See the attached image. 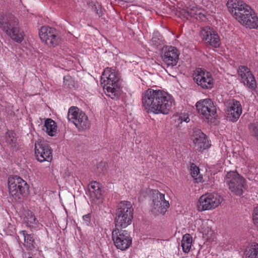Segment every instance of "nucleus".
Returning <instances> with one entry per match:
<instances>
[{
    "instance_id": "nucleus-20",
    "label": "nucleus",
    "mask_w": 258,
    "mask_h": 258,
    "mask_svg": "<svg viewBox=\"0 0 258 258\" xmlns=\"http://www.w3.org/2000/svg\"><path fill=\"white\" fill-rule=\"evenodd\" d=\"M18 26V20L13 19V22L11 23L10 27L4 31L13 40L17 42L20 43L24 38L23 31H21Z\"/></svg>"
},
{
    "instance_id": "nucleus-38",
    "label": "nucleus",
    "mask_w": 258,
    "mask_h": 258,
    "mask_svg": "<svg viewBox=\"0 0 258 258\" xmlns=\"http://www.w3.org/2000/svg\"><path fill=\"white\" fill-rule=\"evenodd\" d=\"M83 219L86 225H88L90 222L91 215L90 214H86L83 216Z\"/></svg>"
},
{
    "instance_id": "nucleus-35",
    "label": "nucleus",
    "mask_w": 258,
    "mask_h": 258,
    "mask_svg": "<svg viewBox=\"0 0 258 258\" xmlns=\"http://www.w3.org/2000/svg\"><path fill=\"white\" fill-rule=\"evenodd\" d=\"M27 223L30 227H34V224H36V219L34 215L31 214L27 217Z\"/></svg>"
},
{
    "instance_id": "nucleus-24",
    "label": "nucleus",
    "mask_w": 258,
    "mask_h": 258,
    "mask_svg": "<svg viewBox=\"0 0 258 258\" xmlns=\"http://www.w3.org/2000/svg\"><path fill=\"white\" fill-rule=\"evenodd\" d=\"M89 191L92 200L95 201L102 197L101 184L97 181H92L88 186Z\"/></svg>"
},
{
    "instance_id": "nucleus-37",
    "label": "nucleus",
    "mask_w": 258,
    "mask_h": 258,
    "mask_svg": "<svg viewBox=\"0 0 258 258\" xmlns=\"http://www.w3.org/2000/svg\"><path fill=\"white\" fill-rule=\"evenodd\" d=\"M251 133L252 136L254 137L258 140V124H255L252 126L251 128Z\"/></svg>"
},
{
    "instance_id": "nucleus-19",
    "label": "nucleus",
    "mask_w": 258,
    "mask_h": 258,
    "mask_svg": "<svg viewBox=\"0 0 258 258\" xmlns=\"http://www.w3.org/2000/svg\"><path fill=\"white\" fill-rule=\"evenodd\" d=\"M179 50L174 46H169L164 53L163 60L168 67L177 64L179 55Z\"/></svg>"
},
{
    "instance_id": "nucleus-13",
    "label": "nucleus",
    "mask_w": 258,
    "mask_h": 258,
    "mask_svg": "<svg viewBox=\"0 0 258 258\" xmlns=\"http://www.w3.org/2000/svg\"><path fill=\"white\" fill-rule=\"evenodd\" d=\"M194 80L197 84L204 89H210L214 85L211 73L202 68H197L194 73Z\"/></svg>"
},
{
    "instance_id": "nucleus-12",
    "label": "nucleus",
    "mask_w": 258,
    "mask_h": 258,
    "mask_svg": "<svg viewBox=\"0 0 258 258\" xmlns=\"http://www.w3.org/2000/svg\"><path fill=\"white\" fill-rule=\"evenodd\" d=\"M196 106L199 113L203 118L208 120L215 118L216 108L211 99L201 100L197 102Z\"/></svg>"
},
{
    "instance_id": "nucleus-22",
    "label": "nucleus",
    "mask_w": 258,
    "mask_h": 258,
    "mask_svg": "<svg viewBox=\"0 0 258 258\" xmlns=\"http://www.w3.org/2000/svg\"><path fill=\"white\" fill-rule=\"evenodd\" d=\"M211 222V221L203 220L199 228V230L203 234V237L207 241H213L215 238V234L210 225Z\"/></svg>"
},
{
    "instance_id": "nucleus-25",
    "label": "nucleus",
    "mask_w": 258,
    "mask_h": 258,
    "mask_svg": "<svg viewBox=\"0 0 258 258\" xmlns=\"http://www.w3.org/2000/svg\"><path fill=\"white\" fill-rule=\"evenodd\" d=\"M45 131L49 136L55 135L57 131L56 123L51 118H47L44 121Z\"/></svg>"
},
{
    "instance_id": "nucleus-40",
    "label": "nucleus",
    "mask_w": 258,
    "mask_h": 258,
    "mask_svg": "<svg viewBox=\"0 0 258 258\" xmlns=\"http://www.w3.org/2000/svg\"><path fill=\"white\" fill-rule=\"evenodd\" d=\"M102 164H105V163H100V166H101L102 165Z\"/></svg>"
},
{
    "instance_id": "nucleus-27",
    "label": "nucleus",
    "mask_w": 258,
    "mask_h": 258,
    "mask_svg": "<svg viewBox=\"0 0 258 258\" xmlns=\"http://www.w3.org/2000/svg\"><path fill=\"white\" fill-rule=\"evenodd\" d=\"M192 242V238L189 234H185L182 236L181 246L184 253L189 252L191 247Z\"/></svg>"
},
{
    "instance_id": "nucleus-8",
    "label": "nucleus",
    "mask_w": 258,
    "mask_h": 258,
    "mask_svg": "<svg viewBox=\"0 0 258 258\" xmlns=\"http://www.w3.org/2000/svg\"><path fill=\"white\" fill-rule=\"evenodd\" d=\"M223 201L222 197L216 192L207 193L199 199L198 208L199 211L211 210L218 207Z\"/></svg>"
},
{
    "instance_id": "nucleus-18",
    "label": "nucleus",
    "mask_w": 258,
    "mask_h": 258,
    "mask_svg": "<svg viewBox=\"0 0 258 258\" xmlns=\"http://www.w3.org/2000/svg\"><path fill=\"white\" fill-rule=\"evenodd\" d=\"M242 113L240 103L235 99L230 101L227 108V118L231 121H236Z\"/></svg>"
},
{
    "instance_id": "nucleus-16",
    "label": "nucleus",
    "mask_w": 258,
    "mask_h": 258,
    "mask_svg": "<svg viewBox=\"0 0 258 258\" xmlns=\"http://www.w3.org/2000/svg\"><path fill=\"white\" fill-rule=\"evenodd\" d=\"M191 140L197 151L202 153L211 146V141L207 136L200 130H195L191 136Z\"/></svg>"
},
{
    "instance_id": "nucleus-11",
    "label": "nucleus",
    "mask_w": 258,
    "mask_h": 258,
    "mask_svg": "<svg viewBox=\"0 0 258 258\" xmlns=\"http://www.w3.org/2000/svg\"><path fill=\"white\" fill-rule=\"evenodd\" d=\"M39 35L41 40L50 46H55L61 41L58 31L54 28L42 27L39 30Z\"/></svg>"
},
{
    "instance_id": "nucleus-10",
    "label": "nucleus",
    "mask_w": 258,
    "mask_h": 258,
    "mask_svg": "<svg viewBox=\"0 0 258 258\" xmlns=\"http://www.w3.org/2000/svg\"><path fill=\"white\" fill-rule=\"evenodd\" d=\"M152 212L156 215H164L169 207V203L165 199V195L158 190L152 192Z\"/></svg>"
},
{
    "instance_id": "nucleus-26",
    "label": "nucleus",
    "mask_w": 258,
    "mask_h": 258,
    "mask_svg": "<svg viewBox=\"0 0 258 258\" xmlns=\"http://www.w3.org/2000/svg\"><path fill=\"white\" fill-rule=\"evenodd\" d=\"M19 234L23 237L24 240V246L28 249L32 250L34 248V239L33 235L28 234L26 230H22L19 232Z\"/></svg>"
},
{
    "instance_id": "nucleus-1",
    "label": "nucleus",
    "mask_w": 258,
    "mask_h": 258,
    "mask_svg": "<svg viewBox=\"0 0 258 258\" xmlns=\"http://www.w3.org/2000/svg\"><path fill=\"white\" fill-rule=\"evenodd\" d=\"M142 103L148 112L167 115L172 111L175 105L173 97L167 92L152 88L145 91L142 95Z\"/></svg>"
},
{
    "instance_id": "nucleus-9",
    "label": "nucleus",
    "mask_w": 258,
    "mask_h": 258,
    "mask_svg": "<svg viewBox=\"0 0 258 258\" xmlns=\"http://www.w3.org/2000/svg\"><path fill=\"white\" fill-rule=\"evenodd\" d=\"M112 237L115 247L121 250L127 249L132 243L130 233L125 230L115 228L112 232Z\"/></svg>"
},
{
    "instance_id": "nucleus-6",
    "label": "nucleus",
    "mask_w": 258,
    "mask_h": 258,
    "mask_svg": "<svg viewBox=\"0 0 258 258\" xmlns=\"http://www.w3.org/2000/svg\"><path fill=\"white\" fill-rule=\"evenodd\" d=\"M242 7L240 12L234 18L241 25L249 29H255L258 27V17L251 7L246 4Z\"/></svg>"
},
{
    "instance_id": "nucleus-39",
    "label": "nucleus",
    "mask_w": 258,
    "mask_h": 258,
    "mask_svg": "<svg viewBox=\"0 0 258 258\" xmlns=\"http://www.w3.org/2000/svg\"><path fill=\"white\" fill-rule=\"evenodd\" d=\"M70 78V76H64L63 77V80H64V83L66 82V81L68 80V79Z\"/></svg>"
},
{
    "instance_id": "nucleus-5",
    "label": "nucleus",
    "mask_w": 258,
    "mask_h": 258,
    "mask_svg": "<svg viewBox=\"0 0 258 258\" xmlns=\"http://www.w3.org/2000/svg\"><path fill=\"white\" fill-rule=\"evenodd\" d=\"M224 182L233 195L240 196L245 189V178L236 171L227 172L225 176Z\"/></svg>"
},
{
    "instance_id": "nucleus-31",
    "label": "nucleus",
    "mask_w": 258,
    "mask_h": 258,
    "mask_svg": "<svg viewBox=\"0 0 258 258\" xmlns=\"http://www.w3.org/2000/svg\"><path fill=\"white\" fill-rule=\"evenodd\" d=\"M13 22V20L8 21L6 20V16L0 12V28L4 31L8 27H10L11 23Z\"/></svg>"
},
{
    "instance_id": "nucleus-4",
    "label": "nucleus",
    "mask_w": 258,
    "mask_h": 258,
    "mask_svg": "<svg viewBox=\"0 0 258 258\" xmlns=\"http://www.w3.org/2000/svg\"><path fill=\"white\" fill-rule=\"evenodd\" d=\"M10 195L16 200L21 199L29 194V186L21 177L14 175L8 179Z\"/></svg>"
},
{
    "instance_id": "nucleus-15",
    "label": "nucleus",
    "mask_w": 258,
    "mask_h": 258,
    "mask_svg": "<svg viewBox=\"0 0 258 258\" xmlns=\"http://www.w3.org/2000/svg\"><path fill=\"white\" fill-rule=\"evenodd\" d=\"M35 154L36 159L40 162H49L52 159V150L46 143L40 142L35 143Z\"/></svg>"
},
{
    "instance_id": "nucleus-3",
    "label": "nucleus",
    "mask_w": 258,
    "mask_h": 258,
    "mask_svg": "<svg viewBox=\"0 0 258 258\" xmlns=\"http://www.w3.org/2000/svg\"><path fill=\"white\" fill-rule=\"evenodd\" d=\"M119 77L115 70L106 68L104 70L101 78V83L106 94L111 99L118 98L117 82Z\"/></svg>"
},
{
    "instance_id": "nucleus-17",
    "label": "nucleus",
    "mask_w": 258,
    "mask_h": 258,
    "mask_svg": "<svg viewBox=\"0 0 258 258\" xmlns=\"http://www.w3.org/2000/svg\"><path fill=\"white\" fill-rule=\"evenodd\" d=\"M238 75L240 77L241 81L248 88L254 89L256 83L251 72L247 67L240 66L238 70Z\"/></svg>"
},
{
    "instance_id": "nucleus-23",
    "label": "nucleus",
    "mask_w": 258,
    "mask_h": 258,
    "mask_svg": "<svg viewBox=\"0 0 258 258\" xmlns=\"http://www.w3.org/2000/svg\"><path fill=\"white\" fill-rule=\"evenodd\" d=\"M246 4L242 0H228L226 6L229 12L234 17Z\"/></svg>"
},
{
    "instance_id": "nucleus-2",
    "label": "nucleus",
    "mask_w": 258,
    "mask_h": 258,
    "mask_svg": "<svg viewBox=\"0 0 258 258\" xmlns=\"http://www.w3.org/2000/svg\"><path fill=\"white\" fill-rule=\"evenodd\" d=\"M134 209L130 202L122 201L116 210L114 223L116 228H125L131 225L133 219Z\"/></svg>"
},
{
    "instance_id": "nucleus-36",
    "label": "nucleus",
    "mask_w": 258,
    "mask_h": 258,
    "mask_svg": "<svg viewBox=\"0 0 258 258\" xmlns=\"http://www.w3.org/2000/svg\"><path fill=\"white\" fill-rule=\"evenodd\" d=\"M177 119L182 122V121H185V122H188L190 120L188 115L187 114L185 113H182L177 115Z\"/></svg>"
},
{
    "instance_id": "nucleus-33",
    "label": "nucleus",
    "mask_w": 258,
    "mask_h": 258,
    "mask_svg": "<svg viewBox=\"0 0 258 258\" xmlns=\"http://www.w3.org/2000/svg\"><path fill=\"white\" fill-rule=\"evenodd\" d=\"M190 171L191 175L195 179H198L197 176L200 173V169L194 163L190 164Z\"/></svg>"
},
{
    "instance_id": "nucleus-7",
    "label": "nucleus",
    "mask_w": 258,
    "mask_h": 258,
    "mask_svg": "<svg viewBox=\"0 0 258 258\" xmlns=\"http://www.w3.org/2000/svg\"><path fill=\"white\" fill-rule=\"evenodd\" d=\"M68 119L70 122L74 124L79 130L88 129L91 125L87 115L77 107H70L68 113Z\"/></svg>"
},
{
    "instance_id": "nucleus-30",
    "label": "nucleus",
    "mask_w": 258,
    "mask_h": 258,
    "mask_svg": "<svg viewBox=\"0 0 258 258\" xmlns=\"http://www.w3.org/2000/svg\"><path fill=\"white\" fill-rule=\"evenodd\" d=\"M151 44L156 47L163 45L162 36L158 32H154L151 41Z\"/></svg>"
},
{
    "instance_id": "nucleus-32",
    "label": "nucleus",
    "mask_w": 258,
    "mask_h": 258,
    "mask_svg": "<svg viewBox=\"0 0 258 258\" xmlns=\"http://www.w3.org/2000/svg\"><path fill=\"white\" fill-rule=\"evenodd\" d=\"M89 6L96 12L100 17L102 15L101 5L96 1H92L89 4Z\"/></svg>"
},
{
    "instance_id": "nucleus-21",
    "label": "nucleus",
    "mask_w": 258,
    "mask_h": 258,
    "mask_svg": "<svg viewBox=\"0 0 258 258\" xmlns=\"http://www.w3.org/2000/svg\"><path fill=\"white\" fill-rule=\"evenodd\" d=\"M180 14L184 18L187 20L192 17L197 19L205 17V15L201 13V10L198 9L195 4L186 7L185 9L182 10Z\"/></svg>"
},
{
    "instance_id": "nucleus-28",
    "label": "nucleus",
    "mask_w": 258,
    "mask_h": 258,
    "mask_svg": "<svg viewBox=\"0 0 258 258\" xmlns=\"http://www.w3.org/2000/svg\"><path fill=\"white\" fill-rule=\"evenodd\" d=\"M245 258H258V243L247 247L244 251Z\"/></svg>"
},
{
    "instance_id": "nucleus-29",
    "label": "nucleus",
    "mask_w": 258,
    "mask_h": 258,
    "mask_svg": "<svg viewBox=\"0 0 258 258\" xmlns=\"http://www.w3.org/2000/svg\"><path fill=\"white\" fill-rule=\"evenodd\" d=\"M6 142L11 147L15 148L17 146V139L15 133L12 131H8L6 134Z\"/></svg>"
},
{
    "instance_id": "nucleus-34",
    "label": "nucleus",
    "mask_w": 258,
    "mask_h": 258,
    "mask_svg": "<svg viewBox=\"0 0 258 258\" xmlns=\"http://www.w3.org/2000/svg\"><path fill=\"white\" fill-rule=\"evenodd\" d=\"M252 221L253 224L258 227V206L255 207L253 210Z\"/></svg>"
},
{
    "instance_id": "nucleus-14",
    "label": "nucleus",
    "mask_w": 258,
    "mask_h": 258,
    "mask_svg": "<svg viewBox=\"0 0 258 258\" xmlns=\"http://www.w3.org/2000/svg\"><path fill=\"white\" fill-rule=\"evenodd\" d=\"M200 36L202 40L209 45L217 48L220 45V39L214 29L209 26L201 28Z\"/></svg>"
}]
</instances>
